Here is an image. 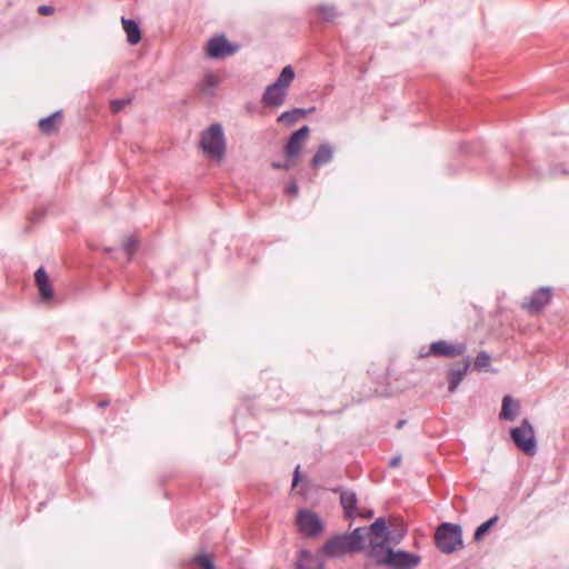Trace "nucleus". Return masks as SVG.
I'll use <instances>...</instances> for the list:
<instances>
[{
    "instance_id": "nucleus-9",
    "label": "nucleus",
    "mask_w": 569,
    "mask_h": 569,
    "mask_svg": "<svg viewBox=\"0 0 569 569\" xmlns=\"http://www.w3.org/2000/svg\"><path fill=\"white\" fill-rule=\"evenodd\" d=\"M467 351L466 343L462 342H448L446 340H438L430 345L429 350L427 352H420V357H445V358H456L462 356Z\"/></svg>"
},
{
    "instance_id": "nucleus-16",
    "label": "nucleus",
    "mask_w": 569,
    "mask_h": 569,
    "mask_svg": "<svg viewBox=\"0 0 569 569\" xmlns=\"http://www.w3.org/2000/svg\"><path fill=\"white\" fill-rule=\"evenodd\" d=\"M34 282L38 287L39 295L42 301H49L53 298V288L49 281L48 274L43 267H40L34 272Z\"/></svg>"
},
{
    "instance_id": "nucleus-12",
    "label": "nucleus",
    "mask_w": 569,
    "mask_h": 569,
    "mask_svg": "<svg viewBox=\"0 0 569 569\" xmlns=\"http://www.w3.org/2000/svg\"><path fill=\"white\" fill-rule=\"evenodd\" d=\"M388 565L390 569H412L420 562V557L407 551H393L389 552V558H387Z\"/></svg>"
},
{
    "instance_id": "nucleus-1",
    "label": "nucleus",
    "mask_w": 569,
    "mask_h": 569,
    "mask_svg": "<svg viewBox=\"0 0 569 569\" xmlns=\"http://www.w3.org/2000/svg\"><path fill=\"white\" fill-rule=\"evenodd\" d=\"M366 527L356 528L350 533L337 535L322 546V555L328 558H340L360 552L365 549Z\"/></svg>"
},
{
    "instance_id": "nucleus-20",
    "label": "nucleus",
    "mask_w": 569,
    "mask_h": 569,
    "mask_svg": "<svg viewBox=\"0 0 569 569\" xmlns=\"http://www.w3.org/2000/svg\"><path fill=\"white\" fill-rule=\"evenodd\" d=\"M313 110H315L313 107L308 109V110L307 109H301V108H295L292 110L282 112L278 117L277 121L280 122V123H284L287 126H292L298 120H300L301 118H303L308 113L312 112Z\"/></svg>"
},
{
    "instance_id": "nucleus-37",
    "label": "nucleus",
    "mask_w": 569,
    "mask_h": 569,
    "mask_svg": "<svg viewBox=\"0 0 569 569\" xmlns=\"http://www.w3.org/2000/svg\"><path fill=\"white\" fill-rule=\"evenodd\" d=\"M338 378H339V379H338L339 381H343V380H345V376H342V375H339V377H338Z\"/></svg>"
},
{
    "instance_id": "nucleus-7",
    "label": "nucleus",
    "mask_w": 569,
    "mask_h": 569,
    "mask_svg": "<svg viewBox=\"0 0 569 569\" xmlns=\"http://www.w3.org/2000/svg\"><path fill=\"white\" fill-rule=\"evenodd\" d=\"M309 133H310V129L308 126H303L300 129H298L297 131H295L290 136V138L284 147V154L287 158L286 163L284 164L273 163V167L277 169H286V170L290 169L293 166V159L297 158L301 153L305 142H306L307 138L309 137Z\"/></svg>"
},
{
    "instance_id": "nucleus-31",
    "label": "nucleus",
    "mask_w": 569,
    "mask_h": 569,
    "mask_svg": "<svg viewBox=\"0 0 569 569\" xmlns=\"http://www.w3.org/2000/svg\"><path fill=\"white\" fill-rule=\"evenodd\" d=\"M37 11L40 16H50L54 12V8L52 6H39Z\"/></svg>"
},
{
    "instance_id": "nucleus-36",
    "label": "nucleus",
    "mask_w": 569,
    "mask_h": 569,
    "mask_svg": "<svg viewBox=\"0 0 569 569\" xmlns=\"http://www.w3.org/2000/svg\"><path fill=\"white\" fill-rule=\"evenodd\" d=\"M406 420H399L397 423V429H401L406 425Z\"/></svg>"
},
{
    "instance_id": "nucleus-29",
    "label": "nucleus",
    "mask_w": 569,
    "mask_h": 569,
    "mask_svg": "<svg viewBox=\"0 0 569 569\" xmlns=\"http://www.w3.org/2000/svg\"><path fill=\"white\" fill-rule=\"evenodd\" d=\"M130 102H131L130 99L113 100L111 102V111L113 113H117V112L121 111L122 109H124L128 104H130Z\"/></svg>"
},
{
    "instance_id": "nucleus-8",
    "label": "nucleus",
    "mask_w": 569,
    "mask_h": 569,
    "mask_svg": "<svg viewBox=\"0 0 569 569\" xmlns=\"http://www.w3.org/2000/svg\"><path fill=\"white\" fill-rule=\"evenodd\" d=\"M240 46L228 41L224 34H217L208 40L206 53L209 58L223 60L237 53Z\"/></svg>"
},
{
    "instance_id": "nucleus-18",
    "label": "nucleus",
    "mask_w": 569,
    "mask_h": 569,
    "mask_svg": "<svg viewBox=\"0 0 569 569\" xmlns=\"http://www.w3.org/2000/svg\"><path fill=\"white\" fill-rule=\"evenodd\" d=\"M332 157L333 148L331 147V144L328 142L321 143L318 147V150L316 151L315 156L312 157L310 164L312 168H319L330 162Z\"/></svg>"
},
{
    "instance_id": "nucleus-22",
    "label": "nucleus",
    "mask_w": 569,
    "mask_h": 569,
    "mask_svg": "<svg viewBox=\"0 0 569 569\" xmlns=\"http://www.w3.org/2000/svg\"><path fill=\"white\" fill-rule=\"evenodd\" d=\"M219 81L220 80L216 74L210 72L207 73L199 84L200 91L208 97H212L214 94L216 88L219 84Z\"/></svg>"
},
{
    "instance_id": "nucleus-10",
    "label": "nucleus",
    "mask_w": 569,
    "mask_h": 569,
    "mask_svg": "<svg viewBox=\"0 0 569 569\" xmlns=\"http://www.w3.org/2000/svg\"><path fill=\"white\" fill-rule=\"evenodd\" d=\"M552 293L551 287H540L522 302L521 308L530 315H537L551 302Z\"/></svg>"
},
{
    "instance_id": "nucleus-15",
    "label": "nucleus",
    "mask_w": 569,
    "mask_h": 569,
    "mask_svg": "<svg viewBox=\"0 0 569 569\" xmlns=\"http://www.w3.org/2000/svg\"><path fill=\"white\" fill-rule=\"evenodd\" d=\"M335 493H339L340 496V505L343 509L345 517L347 519L357 518L358 510V498L355 491L345 490L340 487L332 489Z\"/></svg>"
},
{
    "instance_id": "nucleus-33",
    "label": "nucleus",
    "mask_w": 569,
    "mask_h": 569,
    "mask_svg": "<svg viewBox=\"0 0 569 569\" xmlns=\"http://www.w3.org/2000/svg\"><path fill=\"white\" fill-rule=\"evenodd\" d=\"M401 462V456H396L393 458H391V460L389 461V467L390 468H397Z\"/></svg>"
},
{
    "instance_id": "nucleus-35",
    "label": "nucleus",
    "mask_w": 569,
    "mask_h": 569,
    "mask_svg": "<svg viewBox=\"0 0 569 569\" xmlns=\"http://www.w3.org/2000/svg\"><path fill=\"white\" fill-rule=\"evenodd\" d=\"M402 530H405V531H406V529H405V528H402V527H401V528H399V529H397V530H390V531L392 532V536H393L395 538H399V535L402 532Z\"/></svg>"
},
{
    "instance_id": "nucleus-27",
    "label": "nucleus",
    "mask_w": 569,
    "mask_h": 569,
    "mask_svg": "<svg viewBox=\"0 0 569 569\" xmlns=\"http://www.w3.org/2000/svg\"><path fill=\"white\" fill-rule=\"evenodd\" d=\"M491 357L486 351L478 352L473 367L476 370L481 371L490 366Z\"/></svg>"
},
{
    "instance_id": "nucleus-17",
    "label": "nucleus",
    "mask_w": 569,
    "mask_h": 569,
    "mask_svg": "<svg viewBox=\"0 0 569 569\" xmlns=\"http://www.w3.org/2000/svg\"><path fill=\"white\" fill-rule=\"evenodd\" d=\"M62 121V111H56L49 117L39 120L38 127L43 134H52L60 128Z\"/></svg>"
},
{
    "instance_id": "nucleus-34",
    "label": "nucleus",
    "mask_w": 569,
    "mask_h": 569,
    "mask_svg": "<svg viewBox=\"0 0 569 569\" xmlns=\"http://www.w3.org/2000/svg\"><path fill=\"white\" fill-rule=\"evenodd\" d=\"M299 479H300V467L297 466L296 469H295V472H293L292 485L297 486Z\"/></svg>"
},
{
    "instance_id": "nucleus-24",
    "label": "nucleus",
    "mask_w": 569,
    "mask_h": 569,
    "mask_svg": "<svg viewBox=\"0 0 569 569\" xmlns=\"http://www.w3.org/2000/svg\"><path fill=\"white\" fill-rule=\"evenodd\" d=\"M499 516L495 515L489 520L481 523L475 531L473 540L480 541L485 535L498 522Z\"/></svg>"
},
{
    "instance_id": "nucleus-25",
    "label": "nucleus",
    "mask_w": 569,
    "mask_h": 569,
    "mask_svg": "<svg viewBox=\"0 0 569 569\" xmlns=\"http://www.w3.org/2000/svg\"><path fill=\"white\" fill-rule=\"evenodd\" d=\"M317 10L321 18L327 22H332L338 17L336 8L330 4H321Z\"/></svg>"
},
{
    "instance_id": "nucleus-28",
    "label": "nucleus",
    "mask_w": 569,
    "mask_h": 569,
    "mask_svg": "<svg viewBox=\"0 0 569 569\" xmlns=\"http://www.w3.org/2000/svg\"><path fill=\"white\" fill-rule=\"evenodd\" d=\"M138 248V240L131 236L129 237L122 244V249L124 253L127 254V260H131L133 253L136 252Z\"/></svg>"
},
{
    "instance_id": "nucleus-5",
    "label": "nucleus",
    "mask_w": 569,
    "mask_h": 569,
    "mask_svg": "<svg viewBox=\"0 0 569 569\" xmlns=\"http://www.w3.org/2000/svg\"><path fill=\"white\" fill-rule=\"evenodd\" d=\"M296 525L301 536L306 538H317L325 530L322 519L310 509H300L296 516Z\"/></svg>"
},
{
    "instance_id": "nucleus-6",
    "label": "nucleus",
    "mask_w": 569,
    "mask_h": 569,
    "mask_svg": "<svg viewBox=\"0 0 569 569\" xmlns=\"http://www.w3.org/2000/svg\"><path fill=\"white\" fill-rule=\"evenodd\" d=\"M510 436L518 449L528 456L537 452L535 431L528 419H523L519 427L512 428Z\"/></svg>"
},
{
    "instance_id": "nucleus-4",
    "label": "nucleus",
    "mask_w": 569,
    "mask_h": 569,
    "mask_svg": "<svg viewBox=\"0 0 569 569\" xmlns=\"http://www.w3.org/2000/svg\"><path fill=\"white\" fill-rule=\"evenodd\" d=\"M437 548L443 553H452L463 547L462 530L459 525L443 522L435 533Z\"/></svg>"
},
{
    "instance_id": "nucleus-3",
    "label": "nucleus",
    "mask_w": 569,
    "mask_h": 569,
    "mask_svg": "<svg viewBox=\"0 0 569 569\" xmlns=\"http://www.w3.org/2000/svg\"><path fill=\"white\" fill-rule=\"evenodd\" d=\"M200 148L206 156L220 162L226 154V140L222 126L218 122L202 131Z\"/></svg>"
},
{
    "instance_id": "nucleus-23",
    "label": "nucleus",
    "mask_w": 569,
    "mask_h": 569,
    "mask_svg": "<svg viewBox=\"0 0 569 569\" xmlns=\"http://www.w3.org/2000/svg\"><path fill=\"white\" fill-rule=\"evenodd\" d=\"M320 565L309 551L301 550L297 560V569H319Z\"/></svg>"
},
{
    "instance_id": "nucleus-19",
    "label": "nucleus",
    "mask_w": 569,
    "mask_h": 569,
    "mask_svg": "<svg viewBox=\"0 0 569 569\" xmlns=\"http://www.w3.org/2000/svg\"><path fill=\"white\" fill-rule=\"evenodd\" d=\"M519 409V402L513 400L511 396L507 395L502 399V408L499 413V418L501 420L513 421L517 418Z\"/></svg>"
},
{
    "instance_id": "nucleus-13",
    "label": "nucleus",
    "mask_w": 569,
    "mask_h": 569,
    "mask_svg": "<svg viewBox=\"0 0 569 569\" xmlns=\"http://www.w3.org/2000/svg\"><path fill=\"white\" fill-rule=\"evenodd\" d=\"M367 535L370 536V539L373 538L375 540H393V545H398L405 536V530H402V532L399 535V538H395L392 532L388 529L385 518L380 517L368 528H366L365 538Z\"/></svg>"
},
{
    "instance_id": "nucleus-26",
    "label": "nucleus",
    "mask_w": 569,
    "mask_h": 569,
    "mask_svg": "<svg viewBox=\"0 0 569 569\" xmlns=\"http://www.w3.org/2000/svg\"><path fill=\"white\" fill-rule=\"evenodd\" d=\"M193 563L199 569H216L212 559L206 553L197 555L193 559Z\"/></svg>"
},
{
    "instance_id": "nucleus-2",
    "label": "nucleus",
    "mask_w": 569,
    "mask_h": 569,
    "mask_svg": "<svg viewBox=\"0 0 569 569\" xmlns=\"http://www.w3.org/2000/svg\"><path fill=\"white\" fill-rule=\"evenodd\" d=\"M295 70L291 66H286L277 80L267 87L262 101L267 107H280L284 103L288 94V88L295 79Z\"/></svg>"
},
{
    "instance_id": "nucleus-21",
    "label": "nucleus",
    "mask_w": 569,
    "mask_h": 569,
    "mask_svg": "<svg viewBox=\"0 0 569 569\" xmlns=\"http://www.w3.org/2000/svg\"><path fill=\"white\" fill-rule=\"evenodd\" d=\"M123 30L130 44H137L141 40V31L138 23L132 19L122 18Z\"/></svg>"
},
{
    "instance_id": "nucleus-30",
    "label": "nucleus",
    "mask_w": 569,
    "mask_h": 569,
    "mask_svg": "<svg viewBox=\"0 0 569 569\" xmlns=\"http://www.w3.org/2000/svg\"><path fill=\"white\" fill-rule=\"evenodd\" d=\"M298 186L295 181L290 182L286 189H284V193L289 197H295L298 194Z\"/></svg>"
},
{
    "instance_id": "nucleus-32",
    "label": "nucleus",
    "mask_w": 569,
    "mask_h": 569,
    "mask_svg": "<svg viewBox=\"0 0 569 569\" xmlns=\"http://www.w3.org/2000/svg\"><path fill=\"white\" fill-rule=\"evenodd\" d=\"M357 517L363 518V519H370V518L373 517V511L372 510H360V509H358L357 510Z\"/></svg>"
},
{
    "instance_id": "nucleus-11",
    "label": "nucleus",
    "mask_w": 569,
    "mask_h": 569,
    "mask_svg": "<svg viewBox=\"0 0 569 569\" xmlns=\"http://www.w3.org/2000/svg\"><path fill=\"white\" fill-rule=\"evenodd\" d=\"M390 545H393V540H380L377 541L373 538L370 539L368 549V557L376 566H387L389 552H391Z\"/></svg>"
},
{
    "instance_id": "nucleus-14",
    "label": "nucleus",
    "mask_w": 569,
    "mask_h": 569,
    "mask_svg": "<svg viewBox=\"0 0 569 569\" xmlns=\"http://www.w3.org/2000/svg\"><path fill=\"white\" fill-rule=\"evenodd\" d=\"M471 366L470 358H466L460 362L453 363L450 369L447 372V379H448V391L455 392L460 385V382L465 379L467 376L469 369Z\"/></svg>"
}]
</instances>
